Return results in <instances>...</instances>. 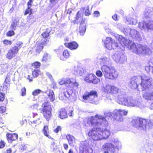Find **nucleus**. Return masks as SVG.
Segmentation results:
<instances>
[{
    "instance_id": "f257e3e1",
    "label": "nucleus",
    "mask_w": 153,
    "mask_h": 153,
    "mask_svg": "<svg viewBox=\"0 0 153 153\" xmlns=\"http://www.w3.org/2000/svg\"><path fill=\"white\" fill-rule=\"evenodd\" d=\"M97 117L92 116L88 118L87 119H84L83 124L85 126H92L94 128L92 129L88 132L89 137L94 140H101V134L100 133L101 130V127H99V125L97 122Z\"/></svg>"
},
{
    "instance_id": "f03ea898",
    "label": "nucleus",
    "mask_w": 153,
    "mask_h": 153,
    "mask_svg": "<svg viewBox=\"0 0 153 153\" xmlns=\"http://www.w3.org/2000/svg\"><path fill=\"white\" fill-rule=\"evenodd\" d=\"M96 117H97V122L99 124V127H101V130H100V133L101 134V140L105 139L108 137L110 135V131L106 128V127L108 125V122L104 116L99 115H96Z\"/></svg>"
},
{
    "instance_id": "7ed1b4c3",
    "label": "nucleus",
    "mask_w": 153,
    "mask_h": 153,
    "mask_svg": "<svg viewBox=\"0 0 153 153\" xmlns=\"http://www.w3.org/2000/svg\"><path fill=\"white\" fill-rule=\"evenodd\" d=\"M128 113V111L115 109L112 112H105L104 114L105 116L112 118L116 121L121 122L123 120V116H126Z\"/></svg>"
},
{
    "instance_id": "20e7f679",
    "label": "nucleus",
    "mask_w": 153,
    "mask_h": 153,
    "mask_svg": "<svg viewBox=\"0 0 153 153\" xmlns=\"http://www.w3.org/2000/svg\"><path fill=\"white\" fill-rule=\"evenodd\" d=\"M151 122L148 119L138 117L133 119L131 122L133 126L141 130L146 129L147 126H151Z\"/></svg>"
},
{
    "instance_id": "39448f33",
    "label": "nucleus",
    "mask_w": 153,
    "mask_h": 153,
    "mask_svg": "<svg viewBox=\"0 0 153 153\" xmlns=\"http://www.w3.org/2000/svg\"><path fill=\"white\" fill-rule=\"evenodd\" d=\"M101 69L105 78L114 79L118 77V73L114 67L104 65Z\"/></svg>"
},
{
    "instance_id": "423d86ee",
    "label": "nucleus",
    "mask_w": 153,
    "mask_h": 153,
    "mask_svg": "<svg viewBox=\"0 0 153 153\" xmlns=\"http://www.w3.org/2000/svg\"><path fill=\"white\" fill-rule=\"evenodd\" d=\"M97 92L94 91L85 92L82 96V101L86 103H89L97 105L99 103L97 100Z\"/></svg>"
},
{
    "instance_id": "0eeeda50",
    "label": "nucleus",
    "mask_w": 153,
    "mask_h": 153,
    "mask_svg": "<svg viewBox=\"0 0 153 153\" xmlns=\"http://www.w3.org/2000/svg\"><path fill=\"white\" fill-rule=\"evenodd\" d=\"M115 145L110 143H105L102 148L105 150H108L111 153H116L118 150L121 149V144L120 142L117 139H114L113 141Z\"/></svg>"
},
{
    "instance_id": "6e6552de",
    "label": "nucleus",
    "mask_w": 153,
    "mask_h": 153,
    "mask_svg": "<svg viewBox=\"0 0 153 153\" xmlns=\"http://www.w3.org/2000/svg\"><path fill=\"white\" fill-rule=\"evenodd\" d=\"M141 76V80L140 83L141 90L142 91L147 90L153 88L152 79L150 77L145 75Z\"/></svg>"
},
{
    "instance_id": "1a4fd4ad",
    "label": "nucleus",
    "mask_w": 153,
    "mask_h": 153,
    "mask_svg": "<svg viewBox=\"0 0 153 153\" xmlns=\"http://www.w3.org/2000/svg\"><path fill=\"white\" fill-rule=\"evenodd\" d=\"M42 109L41 111V113H42L46 120H49L52 116V110L50 103L48 101L42 103Z\"/></svg>"
},
{
    "instance_id": "9d476101",
    "label": "nucleus",
    "mask_w": 153,
    "mask_h": 153,
    "mask_svg": "<svg viewBox=\"0 0 153 153\" xmlns=\"http://www.w3.org/2000/svg\"><path fill=\"white\" fill-rule=\"evenodd\" d=\"M139 27L141 30L148 31L153 30V21L150 20L147 22L141 21L139 22Z\"/></svg>"
},
{
    "instance_id": "9b49d317",
    "label": "nucleus",
    "mask_w": 153,
    "mask_h": 153,
    "mask_svg": "<svg viewBox=\"0 0 153 153\" xmlns=\"http://www.w3.org/2000/svg\"><path fill=\"white\" fill-rule=\"evenodd\" d=\"M141 76H134L131 79L130 82L129 84V87L133 89L137 88L140 85V83L141 80Z\"/></svg>"
},
{
    "instance_id": "f8f14e48",
    "label": "nucleus",
    "mask_w": 153,
    "mask_h": 153,
    "mask_svg": "<svg viewBox=\"0 0 153 153\" xmlns=\"http://www.w3.org/2000/svg\"><path fill=\"white\" fill-rule=\"evenodd\" d=\"M125 32L126 35H129L130 37L133 38H136L138 40H140L141 39L139 32L133 29L128 27L126 28Z\"/></svg>"
},
{
    "instance_id": "ddd939ff",
    "label": "nucleus",
    "mask_w": 153,
    "mask_h": 153,
    "mask_svg": "<svg viewBox=\"0 0 153 153\" xmlns=\"http://www.w3.org/2000/svg\"><path fill=\"white\" fill-rule=\"evenodd\" d=\"M115 37L116 39H118L119 42L123 47H125L126 46L128 48L130 47L131 49V45L133 43H134L131 41L126 39L121 35L117 34Z\"/></svg>"
},
{
    "instance_id": "4468645a",
    "label": "nucleus",
    "mask_w": 153,
    "mask_h": 153,
    "mask_svg": "<svg viewBox=\"0 0 153 153\" xmlns=\"http://www.w3.org/2000/svg\"><path fill=\"white\" fill-rule=\"evenodd\" d=\"M145 46L137 43H133L131 46V50L133 52L143 55Z\"/></svg>"
},
{
    "instance_id": "2eb2a0df",
    "label": "nucleus",
    "mask_w": 153,
    "mask_h": 153,
    "mask_svg": "<svg viewBox=\"0 0 153 153\" xmlns=\"http://www.w3.org/2000/svg\"><path fill=\"white\" fill-rule=\"evenodd\" d=\"M112 58L117 63L123 64L126 61V58L122 53L117 52L112 56Z\"/></svg>"
},
{
    "instance_id": "dca6fc26",
    "label": "nucleus",
    "mask_w": 153,
    "mask_h": 153,
    "mask_svg": "<svg viewBox=\"0 0 153 153\" xmlns=\"http://www.w3.org/2000/svg\"><path fill=\"white\" fill-rule=\"evenodd\" d=\"M80 151L82 153H92L93 150L86 141L82 142L80 144Z\"/></svg>"
},
{
    "instance_id": "f3484780",
    "label": "nucleus",
    "mask_w": 153,
    "mask_h": 153,
    "mask_svg": "<svg viewBox=\"0 0 153 153\" xmlns=\"http://www.w3.org/2000/svg\"><path fill=\"white\" fill-rule=\"evenodd\" d=\"M74 95L73 91L72 89H68L66 91L60 93L59 95V98L62 100H66L67 99L71 100L72 99Z\"/></svg>"
},
{
    "instance_id": "a211bd4d",
    "label": "nucleus",
    "mask_w": 153,
    "mask_h": 153,
    "mask_svg": "<svg viewBox=\"0 0 153 153\" xmlns=\"http://www.w3.org/2000/svg\"><path fill=\"white\" fill-rule=\"evenodd\" d=\"M127 99L126 93L123 91L119 90L117 94V102L120 104L124 105Z\"/></svg>"
},
{
    "instance_id": "6ab92c4d",
    "label": "nucleus",
    "mask_w": 153,
    "mask_h": 153,
    "mask_svg": "<svg viewBox=\"0 0 153 153\" xmlns=\"http://www.w3.org/2000/svg\"><path fill=\"white\" fill-rule=\"evenodd\" d=\"M140 104V102L132 97L129 98L125 102L124 105L128 106L138 107Z\"/></svg>"
},
{
    "instance_id": "aec40b11",
    "label": "nucleus",
    "mask_w": 153,
    "mask_h": 153,
    "mask_svg": "<svg viewBox=\"0 0 153 153\" xmlns=\"http://www.w3.org/2000/svg\"><path fill=\"white\" fill-rule=\"evenodd\" d=\"M105 90L107 91V92L112 94H118L119 91L121 90L120 89H118L114 86L108 85L106 86Z\"/></svg>"
},
{
    "instance_id": "412c9836",
    "label": "nucleus",
    "mask_w": 153,
    "mask_h": 153,
    "mask_svg": "<svg viewBox=\"0 0 153 153\" xmlns=\"http://www.w3.org/2000/svg\"><path fill=\"white\" fill-rule=\"evenodd\" d=\"M80 23V25L79 28V32L81 35H83L85 33L86 29V25L85 23V19L82 18Z\"/></svg>"
},
{
    "instance_id": "4be33fe9",
    "label": "nucleus",
    "mask_w": 153,
    "mask_h": 153,
    "mask_svg": "<svg viewBox=\"0 0 153 153\" xmlns=\"http://www.w3.org/2000/svg\"><path fill=\"white\" fill-rule=\"evenodd\" d=\"M99 62L102 66L107 65L111 64V60L109 57H104L99 59Z\"/></svg>"
},
{
    "instance_id": "5701e85b",
    "label": "nucleus",
    "mask_w": 153,
    "mask_h": 153,
    "mask_svg": "<svg viewBox=\"0 0 153 153\" xmlns=\"http://www.w3.org/2000/svg\"><path fill=\"white\" fill-rule=\"evenodd\" d=\"M46 44V42L45 41L44 42L42 43L40 42H37L35 45L34 47V49L36 52L37 53H39L43 48V45H45Z\"/></svg>"
},
{
    "instance_id": "b1692460",
    "label": "nucleus",
    "mask_w": 153,
    "mask_h": 153,
    "mask_svg": "<svg viewBox=\"0 0 153 153\" xmlns=\"http://www.w3.org/2000/svg\"><path fill=\"white\" fill-rule=\"evenodd\" d=\"M145 17L151 18L153 16V8L148 7L146 8L144 14Z\"/></svg>"
},
{
    "instance_id": "393cba45",
    "label": "nucleus",
    "mask_w": 153,
    "mask_h": 153,
    "mask_svg": "<svg viewBox=\"0 0 153 153\" xmlns=\"http://www.w3.org/2000/svg\"><path fill=\"white\" fill-rule=\"evenodd\" d=\"M6 137L8 142L11 143L12 141L17 139L18 136L17 134L15 133L11 134L8 133L6 134Z\"/></svg>"
},
{
    "instance_id": "a878e982",
    "label": "nucleus",
    "mask_w": 153,
    "mask_h": 153,
    "mask_svg": "<svg viewBox=\"0 0 153 153\" xmlns=\"http://www.w3.org/2000/svg\"><path fill=\"white\" fill-rule=\"evenodd\" d=\"M143 97L147 100H153V90L151 92L144 93L143 94Z\"/></svg>"
},
{
    "instance_id": "bb28decb",
    "label": "nucleus",
    "mask_w": 153,
    "mask_h": 153,
    "mask_svg": "<svg viewBox=\"0 0 153 153\" xmlns=\"http://www.w3.org/2000/svg\"><path fill=\"white\" fill-rule=\"evenodd\" d=\"M113 41L111 38L107 37L105 42V45L107 49L110 50L111 49V44Z\"/></svg>"
},
{
    "instance_id": "cd10ccee",
    "label": "nucleus",
    "mask_w": 153,
    "mask_h": 153,
    "mask_svg": "<svg viewBox=\"0 0 153 153\" xmlns=\"http://www.w3.org/2000/svg\"><path fill=\"white\" fill-rule=\"evenodd\" d=\"M126 20L128 24L135 25L137 23L136 15L133 16V18H127Z\"/></svg>"
},
{
    "instance_id": "c85d7f7f",
    "label": "nucleus",
    "mask_w": 153,
    "mask_h": 153,
    "mask_svg": "<svg viewBox=\"0 0 153 153\" xmlns=\"http://www.w3.org/2000/svg\"><path fill=\"white\" fill-rule=\"evenodd\" d=\"M66 138L68 140L69 144L71 146H74L75 143V138L72 135L68 134L66 136Z\"/></svg>"
},
{
    "instance_id": "c756f323",
    "label": "nucleus",
    "mask_w": 153,
    "mask_h": 153,
    "mask_svg": "<svg viewBox=\"0 0 153 153\" xmlns=\"http://www.w3.org/2000/svg\"><path fill=\"white\" fill-rule=\"evenodd\" d=\"M48 97L51 102L53 101L55 99V96L54 92L52 90H49L47 92Z\"/></svg>"
},
{
    "instance_id": "7c9ffc66",
    "label": "nucleus",
    "mask_w": 153,
    "mask_h": 153,
    "mask_svg": "<svg viewBox=\"0 0 153 153\" xmlns=\"http://www.w3.org/2000/svg\"><path fill=\"white\" fill-rule=\"evenodd\" d=\"M94 77H95V75L93 74H88L86 75L84 79L86 81L91 83Z\"/></svg>"
},
{
    "instance_id": "2f4dec72",
    "label": "nucleus",
    "mask_w": 153,
    "mask_h": 153,
    "mask_svg": "<svg viewBox=\"0 0 153 153\" xmlns=\"http://www.w3.org/2000/svg\"><path fill=\"white\" fill-rule=\"evenodd\" d=\"M75 74L77 76H82L84 73V70L80 67H77L75 70Z\"/></svg>"
},
{
    "instance_id": "473e14b6",
    "label": "nucleus",
    "mask_w": 153,
    "mask_h": 153,
    "mask_svg": "<svg viewBox=\"0 0 153 153\" xmlns=\"http://www.w3.org/2000/svg\"><path fill=\"white\" fill-rule=\"evenodd\" d=\"M143 55H150L152 52V50L147 46H145Z\"/></svg>"
},
{
    "instance_id": "72a5a7b5",
    "label": "nucleus",
    "mask_w": 153,
    "mask_h": 153,
    "mask_svg": "<svg viewBox=\"0 0 153 153\" xmlns=\"http://www.w3.org/2000/svg\"><path fill=\"white\" fill-rule=\"evenodd\" d=\"M59 117L63 119L67 117V113L64 108H62L60 111Z\"/></svg>"
},
{
    "instance_id": "f704fd0d",
    "label": "nucleus",
    "mask_w": 153,
    "mask_h": 153,
    "mask_svg": "<svg viewBox=\"0 0 153 153\" xmlns=\"http://www.w3.org/2000/svg\"><path fill=\"white\" fill-rule=\"evenodd\" d=\"M29 13V16H28V18L30 19L33 17V16L32 15V14H33L32 10L30 8L27 7V9L25 11L24 14L25 15H26Z\"/></svg>"
},
{
    "instance_id": "c9c22d12",
    "label": "nucleus",
    "mask_w": 153,
    "mask_h": 153,
    "mask_svg": "<svg viewBox=\"0 0 153 153\" xmlns=\"http://www.w3.org/2000/svg\"><path fill=\"white\" fill-rule=\"evenodd\" d=\"M16 55L10 50H9L6 56V58L8 59H11L14 57Z\"/></svg>"
},
{
    "instance_id": "e433bc0d",
    "label": "nucleus",
    "mask_w": 153,
    "mask_h": 153,
    "mask_svg": "<svg viewBox=\"0 0 153 153\" xmlns=\"http://www.w3.org/2000/svg\"><path fill=\"white\" fill-rule=\"evenodd\" d=\"M70 49L71 50L76 49L78 46L77 43L75 42H73L70 43Z\"/></svg>"
},
{
    "instance_id": "4c0bfd02",
    "label": "nucleus",
    "mask_w": 153,
    "mask_h": 153,
    "mask_svg": "<svg viewBox=\"0 0 153 153\" xmlns=\"http://www.w3.org/2000/svg\"><path fill=\"white\" fill-rule=\"evenodd\" d=\"M18 22L16 20H14L12 22L10 28L12 30H15L18 24Z\"/></svg>"
},
{
    "instance_id": "58836bf2",
    "label": "nucleus",
    "mask_w": 153,
    "mask_h": 153,
    "mask_svg": "<svg viewBox=\"0 0 153 153\" xmlns=\"http://www.w3.org/2000/svg\"><path fill=\"white\" fill-rule=\"evenodd\" d=\"M51 32V30L49 29H46L45 31L42 34V36L44 38H48L49 36V34Z\"/></svg>"
},
{
    "instance_id": "ea45409f",
    "label": "nucleus",
    "mask_w": 153,
    "mask_h": 153,
    "mask_svg": "<svg viewBox=\"0 0 153 153\" xmlns=\"http://www.w3.org/2000/svg\"><path fill=\"white\" fill-rule=\"evenodd\" d=\"M117 28H119L120 30L122 32H123L125 34L126 29H125L121 24L118 23L117 24Z\"/></svg>"
},
{
    "instance_id": "a19ab883",
    "label": "nucleus",
    "mask_w": 153,
    "mask_h": 153,
    "mask_svg": "<svg viewBox=\"0 0 153 153\" xmlns=\"http://www.w3.org/2000/svg\"><path fill=\"white\" fill-rule=\"evenodd\" d=\"M43 132L44 135L47 136V137L49 138L50 137L49 135H48V126H45L43 128Z\"/></svg>"
},
{
    "instance_id": "79ce46f5",
    "label": "nucleus",
    "mask_w": 153,
    "mask_h": 153,
    "mask_svg": "<svg viewBox=\"0 0 153 153\" xmlns=\"http://www.w3.org/2000/svg\"><path fill=\"white\" fill-rule=\"evenodd\" d=\"M40 73V71L38 69H35L32 72V74L34 77H37Z\"/></svg>"
},
{
    "instance_id": "37998d69",
    "label": "nucleus",
    "mask_w": 153,
    "mask_h": 153,
    "mask_svg": "<svg viewBox=\"0 0 153 153\" xmlns=\"http://www.w3.org/2000/svg\"><path fill=\"white\" fill-rule=\"evenodd\" d=\"M65 83H69L72 84L74 82V78H71V79L69 78H65Z\"/></svg>"
},
{
    "instance_id": "c03bdc74",
    "label": "nucleus",
    "mask_w": 153,
    "mask_h": 153,
    "mask_svg": "<svg viewBox=\"0 0 153 153\" xmlns=\"http://www.w3.org/2000/svg\"><path fill=\"white\" fill-rule=\"evenodd\" d=\"M23 44V43L22 42H17L15 46L17 48L18 50H19L22 47Z\"/></svg>"
},
{
    "instance_id": "a18cd8bd",
    "label": "nucleus",
    "mask_w": 153,
    "mask_h": 153,
    "mask_svg": "<svg viewBox=\"0 0 153 153\" xmlns=\"http://www.w3.org/2000/svg\"><path fill=\"white\" fill-rule=\"evenodd\" d=\"M42 91L41 90L37 89L36 90H35L32 93V94L33 96H37L38 94H39L41 92H42Z\"/></svg>"
},
{
    "instance_id": "49530a36",
    "label": "nucleus",
    "mask_w": 153,
    "mask_h": 153,
    "mask_svg": "<svg viewBox=\"0 0 153 153\" xmlns=\"http://www.w3.org/2000/svg\"><path fill=\"white\" fill-rule=\"evenodd\" d=\"M10 50L15 55L17 53L19 50L15 46L13 47L11 49H10Z\"/></svg>"
},
{
    "instance_id": "de8ad7c7",
    "label": "nucleus",
    "mask_w": 153,
    "mask_h": 153,
    "mask_svg": "<svg viewBox=\"0 0 153 153\" xmlns=\"http://www.w3.org/2000/svg\"><path fill=\"white\" fill-rule=\"evenodd\" d=\"M63 56L66 58H68L70 56V54L68 50H65L63 52Z\"/></svg>"
},
{
    "instance_id": "09e8293b",
    "label": "nucleus",
    "mask_w": 153,
    "mask_h": 153,
    "mask_svg": "<svg viewBox=\"0 0 153 153\" xmlns=\"http://www.w3.org/2000/svg\"><path fill=\"white\" fill-rule=\"evenodd\" d=\"M48 54L47 53H45L43 55L42 59V61L44 62H45L48 60Z\"/></svg>"
},
{
    "instance_id": "8fccbe9b",
    "label": "nucleus",
    "mask_w": 153,
    "mask_h": 153,
    "mask_svg": "<svg viewBox=\"0 0 153 153\" xmlns=\"http://www.w3.org/2000/svg\"><path fill=\"white\" fill-rule=\"evenodd\" d=\"M118 43L117 42H113V41L111 44V49H113L116 48L118 46Z\"/></svg>"
},
{
    "instance_id": "3c124183",
    "label": "nucleus",
    "mask_w": 153,
    "mask_h": 153,
    "mask_svg": "<svg viewBox=\"0 0 153 153\" xmlns=\"http://www.w3.org/2000/svg\"><path fill=\"white\" fill-rule=\"evenodd\" d=\"M13 30H10L6 34L7 36H11L14 35L15 33Z\"/></svg>"
},
{
    "instance_id": "603ef678",
    "label": "nucleus",
    "mask_w": 153,
    "mask_h": 153,
    "mask_svg": "<svg viewBox=\"0 0 153 153\" xmlns=\"http://www.w3.org/2000/svg\"><path fill=\"white\" fill-rule=\"evenodd\" d=\"M100 81V79L95 76V77H94V79L92 80L91 83H92L94 84H96L99 82Z\"/></svg>"
},
{
    "instance_id": "864d4df0",
    "label": "nucleus",
    "mask_w": 153,
    "mask_h": 153,
    "mask_svg": "<svg viewBox=\"0 0 153 153\" xmlns=\"http://www.w3.org/2000/svg\"><path fill=\"white\" fill-rule=\"evenodd\" d=\"M40 63L38 62H36L33 63V66L36 68H39L40 66Z\"/></svg>"
},
{
    "instance_id": "5fc2aeb1",
    "label": "nucleus",
    "mask_w": 153,
    "mask_h": 153,
    "mask_svg": "<svg viewBox=\"0 0 153 153\" xmlns=\"http://www.w3.org/2000/svg\"><path fill=\"white\" fill-rule=\"evenodd\" d=\"M89 7L88 6L86 7V8L85 12V15L86 16H88L90 15L91 13L89 11Z\"/></svg>"
},
{
    "instance_id": "6e6d98bb",
    "label": "nucleus",
    "mask_w": 153,
    "mask_h": 153,
    "mask_svg": "<svg viewBox=\"0 0 153 153\" xmlns=\"http://www.w3.org/2000/svg\"><path fill=\"white\" fill-rule=\"evenodd\" d=\"M5 94L1 92H0V101H3L4 99Z\"/></svg>"
},
{
    "instance_id": "4d7b16f0",
    "label": "nucleus",
    "mask_w": 153,
    "mask_h": 153,
    "mask_svg": "<svg viewBox=\"0 0 153 153\" xmlns=\"http://www.w3.org/2000/svg\"><path fill=\"white\" fill-rule=\"evenodd\" d=\"M103 72H102L98 70L96 72V75L99 77H101L103 75Z\"/></svg>"
},
{
    "instance_id": "13d9d810",
    "label": "nucleus",
    "mask_w": 153,
    "mask_h": 153,
    "mask_svg": "<svg viewBox=\"0 0 153 153\" xmlns=\"http://www.w3.org/2000/svg\"><path fill=\"white\" fill-rule=\"evenodd\" d=\"M38 119L34 120L33 122V123L36 124H39L41 123V121H40V118L39 117L37 118Z\"/></svg>"
},
{
    "instance_id": "bf43d9fd",
    "label": "nucleus",
    "mask_w": 153,
    "mask_h": 153,
    "mask_svg": "<svg viewBox=\"0 0 153 153\" xmlns=\"http://www.w3.org/2000/svg\"><path fill=\"white\" fill-rule=\"evenodd\" d=\"M151 68L152 69V70L153 71V67H152L149 66H146L145 67V70L147 72H149L150 71Z\"/></svg>"
},
{
    "instance_id": "052dcab7",
    "label": "nucleus",
    "mask_w": 153,
    "mask_h": 153,
    "mask_svg": "<svg viewBox=\"0 0 153 153\" xmlns=\"http://www.w3.org/2000/svg\"><path fill=\"white\" fill-rule=\"evenodd\" d=\"M4 43L6 45H11L12 43V42L11 41H9L7 40H4Z\"/></svg>"
},
{
    "instance_id": "680f3d73",
    "label": "nucleus",
    "mask_w": 153,
    "mask_h": 153,
    "mask_svg": "<svg viewBox=\"0 0 153 153\" xmlns=\"http://www.w3.org/2000/svg\"><path fill=\"white\" fill-rule=\"evenodd\" d=\"M22 96H24L26 95V89L25 87L23 88L22 89Z\"/></svg>"
},
{
    "instance_id": "e2e57ef3",
    "label": "nucleus",
    "mask_w": 153,
    "mask_h": 153,
    "mask_svg": "<svg viewBox=\"0 0 153 153\" xmlns=\"http://www.w3.org/2000/svg\"><path fill=\"white\" fill-rule=\"evenodd\" d=\"M61 130V127L60 126H58L54 130V131L56 133H58L59 131Z\"/></svg>"
},
{
    "instance_id": "0e129e2a",
    "label": "nucleus",
    "mask_w": 153,
    "mask_h": 153,
    "mask_svg": "<svg viewBox=\"0 0 153 153\" xmlns=\"http://www.w3.org/2000/svg\"><path fill=\"white\" fill-rule=\"evenodd\" d=\"M6 110V107H0V114L4 112Z\"/></svg>"
},
{
    "instance_id": "69168bd1",
    "label": "nucleus",
    "mask_w": 153,
    "mask_h": 153,
    "mask_svg": "<svg viewBox=\"0 0 153 153\" xmlns=\"http://www.w3.org/2000/svg\"><path fill=\"white\" fill-rule=\"evenodd\" d=\"M93 15L94 17H97L100 16V13L98 11H95L94 12Z\"/></svg>"
},
{
    "instance_id": "338daca9",
    "label": "nucleus",
    "mask_w": 153,
    "mask_h": 153,
    "mask_svg": "<svg viewBox=\"0 0 153 153\" xmlns=\"http://www.w3.org/2000/svg\"><path fill=\"white\" fill-rule=\"evenodd\" d=\"M74 80L75 81L74 82V83H73L72 85H73L74 87H76L77 88L79 86V84L76 82L75 78H74Z\"/></svg>"
},
{
    "instance_id": "774afa93",
    "label": "nucleus",
    "mask_w": 153,
    "mask_h": 153,
    "mask_svg": "<svg viewBox=\"0 0 153 153\" xmlns=\"http://www.w3.org/2000/svg\"><path fill=\"white\" fill-rule=\"evenodd\" d=\"M5 142L2 141H1L0 142V148H3L5 146Z\"/></svg>"
}]
</instances>
